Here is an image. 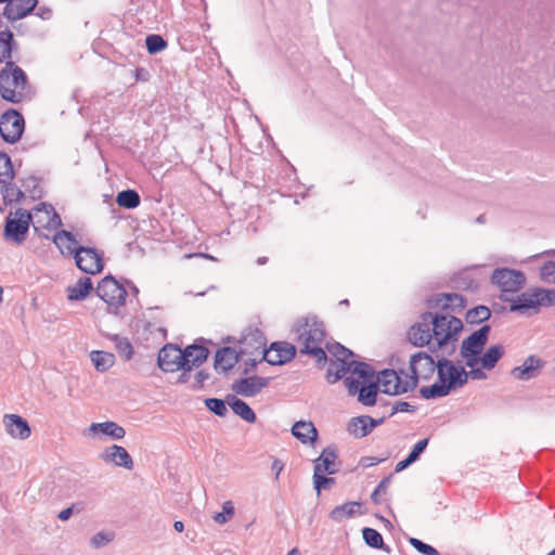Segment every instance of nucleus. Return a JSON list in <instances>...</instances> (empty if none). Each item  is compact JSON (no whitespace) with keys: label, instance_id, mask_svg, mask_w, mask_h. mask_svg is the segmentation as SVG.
<instances>
[{"label":"nucleus","instance_id":"1","mask_svg":"<svg viewBox=\"0 0 555 555\" xmlns=\"http://www.w3.org/2000/svg\"><path fill=\"white\" fill-rule=\"evenodd\" d=\"M11 56L12 47L0 44V63L5 62L0 70V96L17 104L31 98V87L26 73L11 61Z\"/></svg>","mask_w":555,"mask_h":555},{"label":"nucleus","instance_id":"2","mask_svg":"<svg viewBox=\"0 0 555 555\" xmlns=\"http://www.w3.org/2000/svg\"><path fill=\"white\" fill-rule=\"evenodd\" d=\"M53 243L60 248L62 255H74L75 263L82 272L96 274L103 270V255L92 247H76L77 240L72 232L57 231L53 236Z\"/></svg>","mask_w":555,"mask_h":555},{"label":"nucleus","instance_id":"3","mask_svg":"<svg viewBox=\"0 0 555 555\" xmlns=\"http://www.w3.org/2000/svg\"><path fill=\"white\" fill-rule=\"evenodd\" d=\"M294 332L297 340L301 344L300 352L314 358L318 366H323L327 362V354L321 347L325 338V327L323 322L315 317L300 318L297 320Z\"/></svg>","mask_w":555,"mask_h":555},{"label":"nucleus","instance_id":"4","mask_svg":"<svg viewBox=\"0 0 555 555\" xmlns=\"http://www.w3.org/2000/svg\"><path fill=\"white\" fill-rule=\"evenodd\" d=\"M430 327L435 344L429 347L431 352L442 350L444 356H452L456 349L457 335L463 330L462 321L450 314H433Z\"/></svg>","mask_w":555,"mask_h":555},{"label":"nucleus","instance_id":"5","mask_svg":"<svg viewBox=\"0 0 555 555\" xmlns=\"http://www.w3.org/2000/svg\"><path fill=\"white\" fill-rule=\"evenodd\" d=\"M526 281L522 271L511 268H496L491 274V283L501 291L500 298L504 301L511 300L506 296L507 293H517L525 286Z\"/></svg>","mask_w":555,"mask_h":555},{"label":"nucleus","instance_id":"6","mask_svg":"<svg viewBox=\"0 0 555 555\" xmlns=\"http://www.w3.org/2000/svg\"><path fill=\"white\" fill-rule=\"evenodd\" d=\"M489 334L490 326L483 325L462 341L460 353L465 359L466 366L473 367L479 363V356L488 341Z\"/></svg>","mask_w":555,"mask_h":555},{"label":"nucleus","instance_id":"7","mask_svg":"<svg viewBox=\"0 0 555 555\" xmlns=\"http://www.w3.org/2000/svg\"><path fill=\"white\" fill-rule=\"evenodd\" d=\"M13 214L10 212L5 218L3 235L5 240L12 241L16 244H22L26 240V235L29 231V225L33 222V215L30 211L18 208Z\"/></svg>","mask_w":555,"mask_h":555},{"label":"nucleus","instance_id":"8","mask_svg":"<svg viewBox=\"0 0 555 555\" xmlns=\"http://www.w3.org/2000/svg\"><path fill=\"white\" fill-rule=\"evenodd\" d=\"M25 130V119L23 115L14 109L9 108L0 117V137L10 144L18 142Z\"/></svg>","mask_w":555,"mask_h":555},{"label":"nucleus","instance_id":"9","mask_svg":"<svg viewBox=\"0 0 555 555\" xmlns=\"http://www.w3.org/2000/svg\"><path fill=\"white\" fill-rule=\"evenodd\" d=\"M377 385L382 387V392L386 395H401L412 391L416 388V380H409L408 374L402 379L395 370H383L377 377Z\"/></svg>","mask_w":555,"mask_h":555},{"label":"nucleus","instance_id":"10","mask_svg":"<svg viewBox=\"0 0 555 555\" xmlns=\"http://www.w3.org/2000/svg\"><path fill=\"white\" fill-rule=\"evenodd\" d=\"M437 375L439 382L444 383L451 390L461 388L468 382L467 371L444 357L438 360Z\"/></svg>","mask_w":555,"mask_h":555},{"label":"nucleus","instance_id":"11","mask_svg":"<svg viewBox=\"0 0 555 555\" xmlns=\"http://www.w3.org/2000/svg\"><path fill=\"white\" fill-rule=\"evenodd\" d=\"M96 295L108 306H121L126 301L127 291L113 275L104 276L95 288Z\"/></svg>","mask_w":555,"mask_h":555},{"label":"nucleus","instance_id":"12","mask_svg":"<svg viewBox=\"0 0 555 555\" xmlns=\"http://www.w3.org/2000/svg\"><path fill=\"white\" fill-rule=\"evenodd\" d=\"M438 371V361L435 362L434 358L425 351H418L410 358V371L408 375L409 380L429 379L433 377L435 371Z\"/></svg>","mask_w":555,"mask_h":555},{"label":"nucleus","instance_id":"13","mask_svg":"<svg viewBox=\"0 0 555 555\" xmlns=\"http://www.w3.org/2000/svg\"><path fill=\"white\" fill-rule=\"evenodd\" d=\"M430 312H424L420 317V321L413 324L406 333L408 340L415 347L433 346Z\"/></svg>","mask_w":555,"mask_h":555},{"label":"nucleus","instance_id":"14","mask_svg":"<svg viewBox=\"0 0 555 555\" xmlns=\"http://www.w3.org/2000/svg\"><path fill=\"white\" fill-rule=\"evenodd\" d=\"M182 360L181 348L167 344L158 352L157 364L162 371L173 373L179 370L184 371Z\"/></svg>","mask_w":555,"mask_h":555},{"label":"nucleus","instance_id":"15","mask_svg":"<svg viewBox=\"0 0 555 555\" xmlns=\"http://www.w3.org/2000/svg\"><path fill=\"white\" fill-rule=\"evenodd\" d=\"M266 348V337L263 333L256 327L246 328L240 339V350L243 354L261 353Z\"/></svg>","mask_w":555,"mask_h":555},{"label":"nucleus","instance_id":"16","mask_svg":"<svg viewBox=\"0 0 555 555\" xmlns=\"http://www.w3.org/2000/svg\"><path fill=\"white\" fill-rule=\"evenodd\" d=\"M271 377H261L258 375L240 378L235 380L231 389L241 396L244 397H255L258 395L264 387L269 385Z\"/></svg>","mask_w":555,"mask_h":555},{"label":"nucleus","instance_id":"17","mask_svg":"<svg viewBox=\"0 0 555 555\" xmlns=\"http://www.w3.org/2000/svg\"><path fill=\"white\" fill-rule=\"evenodd\" d=\"M427 302L429 308L450 309L453 312H461L466 307L465 297L456 293L437 294Z\"/></svg>","mask_w":555,"mask_h":555},{"label":"nucleus","instance_id":"18","mask_svg":"<svg viewBox=\"0 0 555 555\" xmlns=\"http://www.w3.org/2000/svg\"><path fill=\"white\" fill-rule=\"evenodd\" d=\"M3 425L7 434L14 439L25 440L31 434L28 422L17 414H5Z\"/></svg>","mask_w":555,"mask_h":555},{"label":"nucleus","instance_id":"19","mask_svg":"<svg viewBox=\"0 0 555 555\" xmlns=\"http://www.w3.org/2000/svg\"><path fill=\"white\" fill-rule=\"evenodd\" d=\"M181 353L184 371H192L193 367H198L207 360L209 350L205 346L192 344L181 349Z\"/></svg>","mask_w":555,"mask_h":555},{"label":"nucleus","instance_id":"20","mask_svg":"<svg viewBox=\"0 0 555 555\" xmlns=\"http://www.w3.org/2000/svg\"><path fill=\"white\" fill-rule=\"evenodd\" d=\"M100 459L105 463H113L114 465L124 467L126 469L133 468L132 457L121 446L113 444L105 448V450L100 454Z\"/></svg>","mask_w":555,"mask_h":555},{"label":"nucleus","instance_id":"21","mask_svg":"<svg viewBox=\"0 0 555 555\" xmlns=\"http://www.w3.org/2000/svg\"><path fill=\"white\" fill-rule=\"evenodd\" d=\"M37 4L38 0H9L2 14L9 21H17L30 14Z\"/></svg>","mask_w":555,"mask_h":555},{"label":"nucleus","instance_id":"22","mask_svg":"<svg viewBox=\"0 0 555 555\" xmlns=\"http://www.w3.org/2000/svg\"><path fill=\"white\" fill-rule=\"evenodd\" d=\"M385 417L373 418L369 415L352 417L348 424V431L356 438L367 436L376 426L383 424Z\"/></svg>","mask_w":555,"mask_h":555},{"label":"nucleus","instance_id":"23","mask_svg":"<svg viewBox=\"0 0 555 555\" xmlns=\"http://www.w3.org/2000/svg\"><path fill=\"white\" fill-rule=\"evenodd\" d=\"M242 356L241 350L236 351L232 347L225 346L218 349L215 356V370L219 374L227 373L240 361Z\"/></svg>","mask_w":555,"mask_h":555},{"label":"nucleus","instance_id":"24","mask_svg":"<svg viewBox=\"0 0 555 555\" xmlns=\"http://www.w3.org/2000/svg\"><path fill=\"white\" fill-rule=\"evenodd\" d=\"M544 361L537 356H529L521 365L512 370V375L519 380H529L538 376Z\"/></svg>","mask_w":555,"mask_h":555},{"label":"nucleus","instance_id":"25","mask_svg":"<svg viewBox=\"0 0 555 555\" xmlns=\"http://www.w3.org/2000/svg\"><path fill=\"white\" fill-rule=\"evenodd\" d=\"M325 348L331 354L330 361H339V373H348L351 367L349 363L351 361L350 358L353 357V352L339 343H326Z\"/></svg>","mask_w":555,"mask_h":555},{"label":"nucleus","instance_id":"26","mask_svg":"<svg viewBox=\"0 0 555 555\" xmlns=\"http://www.w3.org/2000/svg\"><path fill=\"white\" fill-rule=\"evenodd\" d=\"M337 457V447L334 444H330L323 449L320 456L315 460L314 467H319L320 472H324L328 475H334L339 470L336 464Z\"/></svg>","mask_w":555,"mask_h":555},{"label":"nucleus","instance_id":"27","mask_svg":"<svg viewBox=\"0 0 555 555\" xmlns=\"http://www.w3.org/2000/svg\"><path fill=\"white\" fill-rule=\"evenodd\" d=\"M509 301L511 305L508 310L511 312L526 313L530 309L539 308V300L535 295V291L525 292L517 296L515 299H511Z\"/></svg>","mask_w":555,"mask_h":555},{"label":"nucleus","instance_id":"28","mask_svg":"<svg viewBox=\"0 0 555 555\" xmlns=\"http://www.w3.org/2000/svg\"><path fill=\"white\" fill-rule=\"evenodd\" d=\"M292 435L305 444L313 443L318 439V430L312 422H296L292 427Z\"/></svg>","mask_w":555,"mask_h":555},{"label":"nucleus","instance_id":"29","mask_svg":"<svg viewBox=\"0 0 555 555\" xmlns=\"http://www.w3.org/2000/svg\"><path fill=\"white\" fill-rule=\"evenodd\" d=\"M93 291V283L90 278H80L75 285L67 287V298L72 301L86 299Z\"/></svg>","mask_w":555,"mask_h":555},{"label":"nucleus","instance_id":"30","mask_svg":"<svg viewBox=\"0 0 555 555\" xmlns=\"http://www.w3.org/2000/svg\"><path fill=\"white\" fill-rule=\"evenodd\" d=\"M227 402L229 403L232 411L242 420L250 424L256 422L257 417L255 412L244 400L238 399L235 396H229Z\"/></svg>","mask_w":555,"mask_h":555},{"label":"nucleus","instance_id":"31","mask_svg":"<svg viewBox=\"0 0 555 555\" xmlns=\"http://www.w3.org/2000/svg\"><path fill=\"white\" fill-rule=\"evenodd\" d=\"M90 430L93 433H102L115 440L122 439L126 435L125 428L112 421L103 423H92L90 425Z\"/></svg>","mask_w":555,"mask_h":555},{"label":"nucleus","instance_id":"32","mask_svg":"<svg viewBox=\"0 0 555 555\" xmlns=\"http://www.w3.org/2000/svg\"><path fill=\"white\" fill-rule=\"evenodd\" d=\"M504 354V348L501 345H494L479 356V363L485 370H492Z\"/></svg>","mask_w":555,"mask_h":555},{"label":"nucleus","instance_id":"33","mask_svg":"<svg viewBox=\"0 0 555 555\" xmlns=\"http://www.w3.org/2000/svg\"><path fill=\"white\" fill-rule=\"evenodd\" d=\"M362 537L364 542L373 548L383 550L386 553H390L391 548L389 545L384 543L383 535L373 528L365 527L362 529Z\"/></svg>","mask_w":555,"mask_h":555},{"label":"nucleus","instance_id":"34","mask_svg":"<svg viewBox=\"0 0 555 555\" xmlns=\"http://www.w3.org/2000/svg\"><path fill=\"white\" fill-rule=\"evenodd\" d=\"M90 359L98 372H106L115 363L113 353L101 350L91 351Z\"/></svg>","mask_w":555,"mask_h":555},{"label":"nucleus","instance_id":"35","mask_svg":"<svg viewBox=\"0 0 555 555\" xmlns=\"http://www.w3.org/2000/svg\"><path fill=\"white\" fill-rule=\"evenodd\" d=\"M378 385L375 382L364 383L358 392V401L363 405L372 406L376 403V398L378 393Z\"/></svg>","mask_w":555,"mask_h":555},{"label":"nucleus","instance_id":"36","mask_svg":"<svg viewBox=\"0 0 555 555\" xmlns=\"http://www.w3.org/2000/svg\"><path fill=\"white\" fill-rule=\"evenodd\" d=\"M1 184L2 198L5 205L18 203L25 197V192L17 188L14 183H11V181Z\"/></svg>","mask_w":555,"mask_h":555},{"label":"nucleus","instance_id":"37","mask_svg":"<svg viewBox=\"0 0 555 555\" xmlns=\"http://www.w3.org/2000/svg\"><path fill=\"white\" fill-rule=\"evenodd\" d=\"M452 390L442 382H437L430 386L422 387L420 393L425 399H435L448 396Z\"/></svg>","mask_w":555,"mask_h":555},{"label":"nucleus","instance_id":"38","mask_svg":"<svg viewBox=\"0 0 555 555\" xmlns=\"http://www.w3.org/2000/svg\"><path fill=\"white\" fill-rule=\"evenodd\" d=\"M116 203L120 207L133 209L140 205V195L134 190H124L117 194Z\"/></svg>","mask_w":555,"mask_h":555},{"label":"nucleus","instance_id":"39","mask_svg":"<svg viewBox=\"0 0 555 555\" xmlns=\"http://www.w3.org/2000/svg\"><path fill=\"white\" fill-rule=\"evenodd\" d=\"M360 506L359 502H347L338 505L330 513V518L334 521H341L345 518H349L356 514V507Z\"/></svg>","mask_w":555,"mask_h":555},{"label":"nucleus","instance_id":"40","mask_svg":"<svg viewBox=\"0 0 555 555\" xmlns=\"http://www.w3.org/2000/svg\"><path fill=\"white\" fill-rule=\"evenodd\" d=\"M112 340L115 344L116 351L125 361L132 359L133 347L128 338L121 337L119 335H113Z\"/></svg>","mask_w":555,"mask_h":555},{"label":"nucleus","instance_id":"41","mask_svg":"<svg viewBox=\"0 0 555 555\" xmlns=\"http://www.w3.org/2000/svg\"><path fill=\"white\" fill-rule=\"evenodd\" d=\"M350 371L352 374H356L359 376V378L363 379V383L372 382V378L374 377L375 372L365 362H360L356 360L350 361Z\"/></svg>","mask_w":555,"mask_h":555},{"label":"nucleus","instance_id":"42","mask_svg":"<svg viewBox=\"0 0 555 555\" xmlns=\"http://www.w3.org/2000/svg\"><path fill=\"white\" fill-rule=\"evenodd\" d=\"M34 209L37 212H46L48 218L46 227L59 228L62 225V219L51 204L40 203Z\"/></svg>","mask_w":555,"mask_h":555},{"label":"nucleus","instance_id":"43","mask_svg":"<svg viewBox=\"0 0 555 555\" xmlns=\"http://www.w3.org/2000/svg\"><path fill=\"white\" fill-rule=\"evenodd\" d=\"M491 317V311L488 307L480 305L466 312V322L469 324H479L487 321Z\"/></svg>","mask_w":555,"mask_h":555},{"label":"nucleus","instance_id":"44","mask_svg":"<svg viewBox=\"0 0 555 555\" xmlns=\"http://www.w3.org/2000/svg\"><path fill=\"white\" fill-rule=\"evenodd\" d=\"M269 348H274V352L278 353L279 358L284 359V364L296 356V347L286 341H274Z\"/></svg>","mask_w":555,"mask_h":555},{"label":"nucleus","instance_id":"45","mask_svg":"<svg viewBox=\"0 0 555 555\" xmlns=\"http://www.w3.org/2000/svg\"><path fill=\"white\" fill-rule=\"evenodd\" d=\"M14 178L11 157L5 152H0V183H5Z\"/></svg>","mask_w":555,"mask_h":555},{"label":"nucleus","instance_id":"46","mask_svg":"<svg viewBox=\"0 0 555 555\" xmlns=\"http://www.w3.org/2000/svg\"><path fill=\"white\" fill-rule=\"evenodd\" d=\"M455 286L463 291H476L478 283L468 271L459 273L453 280Z\"/></svg>","mask_w":555,"mask_h":555},{"label":"nucleus","instance_id":"47","mask_svg":"<svg viewBox=\"0 0 555 555\" xmlns=\"http://www.w3.org/2000/svg\"><path fill=\"white\" fill-rule=\"evenodd\" d=\"M323 473L324 472H320L319 467H314L313 486L318 494H320L322 490L331 489L335 485V479L333 477L322 475Z\"/></svg>","mask_w":555,"mask_h":555},{"label":"nucleus","instance_id":"48","mask_svg":"<svg viewBox=\"0 0 555 555\" xmlns=\"http://www.w3.org/2000/svg\"><path fill=\"white\" fill-rule=\"evenodd\" d=\"M146 50L150 54H157L167 48V41L160 35H147L145 38Z\"/></svg>","mask_w":555,"mask_h":555},{"label":"nucleus","instance_id":"49","mask_svg":"<svg viewBox=\"0 0 555 555\" xmlns=\"http://www.w3.org/2000/svg\"><path fill=\"white\" fill-rule=\"evenodd\" d=\"M22 188L25 194L28 193L33 199L41 197V189L39 188V180L35 176H29L22 180Z\"/></svg>","mask_w":555,"mask_h":555},{"label":"nucleus","instance_id":"50","mask_svg":"<svg viewBox=\"0 0 555 555\" xmlns=\"http://www.w3.org/2000/svg\"><path fill=\"white\" fill-rule=\"evenodd\" d=\"M206 408L219 417H224L228 414L225 401L219 398H207L204 401Z\"/></svg>","mask_w":555,"mask_h":555},{"label":"nucleus","instance_id":"51","mask_svg":"<svg viewBox=\"0 0 555 555\" xmlns=\"http://www.w3.org/2000/svg\"><path fill=\"white\" fill-rule=\"evenodd\" d=\"M234 512L233 503L231 501H225L222 504V512L215 514L214 520L220 525L225 524L233 517Z\"/></svg>","mask_w":555,"mask_h":555},{"label":"nucleus","instance_id":"52","mask_svg":"<svg viewBox=\"0 0 555 555\" xmlns=\"http://www.w3.org/2000/svg\"><path fill=\"white\" fill-rule=\"evenodd\" d=\"M392 475H388L384 477L380 482L377 485L375 490L371 494V500L374 504H380V495L387 492L388 486L390 485Z\"/></svg>","mask_w":555,"mask_h":555},{"label":"nucleus","instance_id":"53","mask_svg":"<svg viewBox=\"0 0 555 555\" xmlns=\"http://www.w3.org/2000/svg\"><path fill=\"white\" fill-rule=\"evenodd\" d=\"M534 291H535V295L539 300V307L555 305V288H553V289L535 288Z\"/></svg>","mask_w":555,"mask_h":555},{"label":"nucleus","instance_id":"54","mask_svg":"<svg viewBox=\"0 0 555 555\" xmlns=\"http://www.w3.org/2000/svg\"><path fill=\"white\" fill-rule=\"evenodd\" d=\"M409 542L418 553L423 555H440L434 546L423 542L420 539L410 538Z\"/></svg>","mask_w":555,"mask_h":555},{"label":"nucleus","instance_id":"55","mask_svg":"<svg viewBox=\"0 0 555 555\" xmlns=\"http://www.w3.org/2000/svg\"><path fill=\"white\" fill-rule=\"evenodd\" d=\"M339 361H330L325 378L330 384H335L341 379L347 373H339L340 365Z\"/></svg>","mask_w":555,"mask_h":555},{"label":"nucleus","instance_id":"56","mask_svg":"<svg viewBox=\"0 0 555 555\" xmlns=\"http://www.w3.org/2000/svg\"><path fill=\"white\" fill-rule=\"evenodd\" d=\"M540 276L544 282L555 284V261L545 262L540 269Z\"/></svg>","mask_w":555,"mask_h":555},{"label":"nucleus","instance_id":"57","mask_svg":"<svg viewBox=\"0 0 555 555\" xmlns=\"http://www.w3.org/2000/svg\"><path fill=\"white\" fill-rule=\"evenodd\" d=\"M260 354V361H267L271 365L284 364V359L282 360V358H279L278 353L274 352V348H264Z\"/></svg>","mask_w":555,"mask_h":555},{"label":"nucleus","instance_id":"58","mask_svg":"<svg viewBox=\"0 0 555 555\" xmlns=\"http://www.w3.org/2000/svg\"><path fill=\"white\" fill-rule=\"evenodd\" d=\"M112 540H113V537L111 534H107L105 532H98L91 538L90 544L92 547L99 548V547L106 545Z\"/></svg>","mask_w":555,"mask_h":555},{"label":"nucleus","instance_id":"59","mask_svg":"<svg viewBox=\"0 0 555 555\" xmlns=\"http://www.w3.org/2000/svg\"><path fill=\"white\" fill-rule=\"evenodd\" d=\"M428 438H424L416 442V444L413 447L412 451L409 453V456H411V459L414 462H416L420 459L421 454L425 451V449L428 446Z\"/></svg>","mask_w":555,"mask_h":555},{"label":"nucleus","instance_id":"60","mask_svg":"<svg viewBox=\"0 0 555 555\" xmlns=\"http://www.w3.org/2000/svg\"><path fill=\"white\" fill-rule=\"evenodd\" d=\"M416 408L412 404H410L406 401H398L392 405L390 415H393L398 412H409L413 413L415 412Z\"/></svg>","mask_w":555,"mask_h":555},{"label":"nucleus","instance_id":"61","mask_svg":"<svg viewBox=\"0 0 555 555\" xmlns=\"http://www.w3.org/2000/svg\"><path fill=\"white\" fill-rule=\"evenodd\" d=\"M344 383L348 389L349 396H354L359 392L361 386L358 379H354L353 377H346Z\"/></svg>","mask_w":555,"mask_h":555},{"label":"nucleus","instance_id":"62","mask_svg":"<svg viewBox=\"0 0 555 555\" xmlns=\"http://www.w3.org/2000/svg\"><path fill=\"white\" fill-rule=\"evenodd\" d=\"M210 374L204 370H201L195 375V383L192 386L193 389H201L204 386V383L209 379Z\"/></svg>","mask_w":555,"mask_h":555},{"label":"nucleus","instance_id":"63","mask_svg":"<svg viewBox=\"0 0 555 555\" xmlns=\"http://www.w3.org/2000/svg\"><path fill=\"white\" fill-rule=\"evenodd\" d=\"M14 42L13 33L10 29L0 31V44L12 47Z\"/></svg>","mask_w":555,"mask_h":555},{"label":"nucleus","instance_id":"64","mask_svg":"<svg viewBox=\"0 0 555 555\" xmlns=\"http://www.w3.org/2000/svg\"><path fill=\"white\" fill-rule=\"evenodd\" d=\"M383 461H384L383 459H378V457H375V456H363L360 460V465L362 467H364V468H367V467L377 465V464H379Z\"/></svg>","mask_w":555,"mask_h":555}]
</instances>
